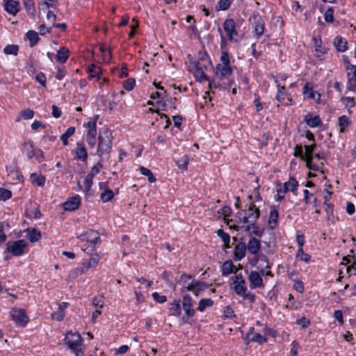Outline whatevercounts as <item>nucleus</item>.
Segmentation results:
<instances>
[{
  "label": "nucleus",
  "mask_w": 356,
  "mask_h": 356,
  "mask_svg": "<svg viewBox=\"0 0 356 356\" xmlns=\"http://www.w3.org/2000/svg\"><path fill=\"white\" fill-rule=\"evenodd\" d=\"M260 216V210L254 203H251L246 209H243L237 212L236 217L241 222L250 224L257 222Z\"/></svg>",
  "instance_id": "1"
},
{
  "label": "nucleus",
  "mask_w": 356,
  "mask_h": 356,
  "mask_svg": "<svg viewBox=\"0 0 356 356\" xmlns=\"http://www.w3.org/2000/svg\"><path fill=\"white\" fill-rule=\"evenodd\" d=\"M77 238L81 241L86 242L83 250L87 252L94 251L96 248V245L101 242L100 234L98 232L93 229L86 231L77 236Z\"/></svg>",
  "instance_id": "2"
},
{
  "label": "nucleus",
  "mask_w": 356,
  "mask_h": 356,
  "mask_svg": "<svg viewBox=\"0 0 356 356\" xmlns=\"http://www.w3.org/2000/svg\"><path fill=\"white\" fill-rule=\"evenodd\" d=\"M98 147L97 154L102 159H108L110 152L112 149V139L111 134L105 131L102 135L98 136Z\"/></svg>",
  "instance_id": "3"
},
{
  "label": "nucleus",
  "mask_w": 356,
  "mask_h": 356,
  "mask_svg": "<svg viewBox=\"0 0 356 356\" xmlns=\"http://www.w3.org/2000/svg\"><path fill=\"white\" fill-rule=\"evenodd\" d=\"M184 309V315L179 320L180 325L186 323L191 324L190 318H193L195 314V310L193 308V302L192 298L189 295H184L181 302Z\"/></svg>",
  "instance_id": "4"
},
{
  "label": "nucleus",
  "mask_w": 356,
  "mask_h": 356,
  "mask_svg": "<svg viewBox=\"0 0 356 356\" xmlns=\"http://www.w3.org/2000/svg\"><path fill=\"white\" fill-rule=\"evenodd\" d=\"M316 147V143H313L310 145H305L304 148L305 150L304 161L306 162V167L314 171H321L323 173V168L324 167V163L323 161H320L319 163L316 164L313 162L314 159V151Z\"/></svg>",
  "instance_id": "5"
},
{
  "label": "nucleus",
  "mask_w": 356,
  "mask_h": 356,
  "mask_svg": "<svg viewBox=\"0 0 356 356\" xmlns=\"http://www.w3.org/2000/svg\"><path fill=\"white\" fill-rule=\"evenodd\" d=\"M65 342L72 350V351L76 354V356L83 355V353L80 351V346L82 343V338L79 332H67L65 338Z\"/></svg>",
  "instance_id": "6"
},
{
  "label": "nucleus",
  "mask_w": 356,
  "mask_h": 356,
  "mask_svg": "<svg viewBox=\"0 0 356 356\" xmlns=\"http://www.w3.org/2000/svg\"><path fill=\"white\" fill-rule=\"evenodd\" d=\"M28 244L23 239L13 241H9L6 243V250L15 257L23 255L26 252Z\"/></svg>",
  "instance_id": "7"
},
{
  "label": "nucleus",
  "mask_w": 356,
  "mask_h": 356,
  "mask_svg": "<svg viewBox=\"0 0 356 356\" xmlns=\"http://www.w3.org/2000/svg\"><path fill=\"white\" fill-rule=\"evenodd\" d=\"M232 73L233 70L231 65L218 64L216 66L215 75L216 77L220 80L227 79L229 86H231L234 82L233 81L229 80V77L232 76Z\"/></svg>",
  "instance_id": "8"
},
{
  "label": "nucleus",
  "mask_w": 356,
  "mask_h": 356,
  "mask_svg": "<svg viewBox=\"0 0 356 356\" xmlns=\"http://www.w3.org/2000/svg\"><path fill=\"white\" fill-rule=\"evenodd\" d=\"M12 320L17 325L24 327L29 321V318L24 309L13 308L10 310Z\"/></svg>",
  "instance_id": "9"
},
{
  "label": "nucleus",
  "mask_w": 356,
  "mask_h": 356,
  "mask_svg": "<svg viewBox=\"0 0 356 356\" xmlns=\"http://www.w3.org/2000/svg\"><path fill=\"white\" fill-rule=\"evenodd\" d=\"M275 82L277 83V88L278 90L276 95V99L284 106H291L294 104V102L291 94L285 92V87L278 83L277 81Z\"/></svg>",
  "instance_id": "10"
},
{
  "label": "nucleus",
  "mask_w": 356,
  "mask_h": 356,
  "mask_svg": "<svg viewBox=\"0 0 356 356\" xmlns=\"http://www.w3.org/2000/svg\"><path fill=\"white\" fill-rule=\"evenodd\" d=\"M222 27L225 31L228 40L232 42L234 40V36L238 35L236 31V24L233 19H227L222 24Z\"/></svg>",
  "instance_id": "11"
},
{
  "label": "nucleus",
  "mask_w": 356,
  "mask_h": 356,
  "mask_svg": "<svg viewBox=\"0 0 356 356\" xmlns=\"http://www.w3.org/2000/svg\"><path fill=\"white\" fill-rule=\"evenodd\" d=\"M248 280L250 282V287L252 289L261 288L264 286L261 275L257 271H251Z\"/></svg>",
  "instance_id": "12"
},
{
  "label": "nucleus",
  "mask_w": 356,
  "mask_h": 356,
  "mask_svg": "<svg viewBox=\"0 0 356 356\" xmlns=\"http://www.w3.org/2000/svg\"><path fill=\"white\" fill-rule=\"evenodd\" d=\"M302 93L307 98L315 99L317 103H320L321 95L313 90V86L310 83L307 82L305 83L303 87Z\"/></svg>",
  "instance_id": "13"
},
{
  "label": "nucleus",
  "mask_w": 356,
  "mask_h": 356,
  "mask_svg": "<svg viewBox=\"0 0 356 356\" xmlns=\"http://www.w3.org/2000/svg\"><path fill=\"white\" fill-rule=\"evenodd\" d=\"M81 204V198L79 195L70 197L63 204L65 211H72L76 210Z\"/></svg>",
  "instance_id": "14"
},
{
  "label": "nucleus",
  "mask_w": 356,
  "mask_h": 356,
  "mask_svg": "<svg viewBox=\"0 0 356 356\" xmlns=\"http://www.w3.org/2000/svg\"><path fill=\"white\" fill-rule=\"evenodd\" d=\"M254 327H250V331L246 334V338L248 339L245 344L248 345L250 341L257 342L259 344H263L266 342L267 339L265 337L259 333L253 334Z\"/></svg>",
  "instance_id": "15"
},
{
  "label": "nucleus",
  "mask_w": 356,
  "mask_h": 356,
  "mask_svg": "<svg viewBox=\"0 0 356 356\" xmlns=\"http://www.w3.org/2000/svg\"><path fill=\"white\" fill-rule=\"evenodd\" d=\"M19 3L15 0H7L4 3V9L9 14L15 16L19 11Z\"/></svg>",
  "instance_id": "16"
},
{
  "label": "nucleus",
  "mask_w": 356,
  "mask_h": 356,
  "mask_svg": "<svg viewBox=\"0 0 356 356\" xmlns=\"http://www.w3.org/2000/svg\"><path fill=\"white\" fill-rule=\"evenodd\" d=\"M246 247L250 254H257L261 248V241L255 237H250Z\"/></svg>",
  "instance_id": "17"
},
{
  "label": "nucleus",
  "mask_w": 356,
  "mask_h": 356,
  "mask_svg": "<svg viewBox=\"0 0 356 356\" xmlns=\"http://www.w3.org/2000/svg\"><path fill=\"white\" fill-rule=\"evenodd\" d=\"M246 244L243 242L238 243L234 248V259L235 261L241 260L246 253Z\"/></svg>",
  "instance_id": "18"
},
{
  "label": "nucleus",
  "mask_w": 356,
  "mask_h": 356,
  "mask_svg": "<svg viewBox=\"0 0 356 356\" xmlns=\"http://www.w3.org/2000/svg\"><path fill=\"white\" fill-rule=\"evenodd\" d=\"M265 30V23L261 16L254 17V32L257 38H259L264 33Z\"/></svg>",
  "instance_id": "19"
},
{
  "label": "nucleus",
  "mask_w": 356,
  "mask_h": 356,
  "mask_svg": "<svg viewBox=\"0 0 356 356\" xmlns=\"http://www.w3.org/2000/svg\"><path fill=\"white\" fill-rule=\"evenodd\" d=\"M237 271V267L230 259L225 261L222 265L221 272L222 276H227L229 274L236 273Z\"/></svg>",
  "instance_id": "20"
},
{
  "label": "nucleus",
  "mask_w": 356,
  "mask_h": 356,
  "mask_svg": "<svg viewBox=\"0 0 356 356\" xmlns=\"http://www.w3.org/2000/svg\"><path fill=\"white\" fill-rule=\"evenodd\" d=\"M333 45L337 51L344 52L348 49V41L346 38L337 35L334 38Z\"/></svg>",
  "instance_id": "21"
},
{
  "label": "nucleus",
  "mask_w": 356,
  "mask_h": 356,
  "mask_svg": "<svg viewBox=\"0 0 356 356\" xmlns=\"http://www.w3.org/2000/svg\"><path fill=\"white\" fill-rule=\"evenodd\" d=\"M195 67L194 76L197 79L200 81L202 80L209 81L204 71V69H207L206 64H200L199 62L198 63H195Z\"/></svg>",
  "instance_id": "22"
},
{
  "label": "nucleus",
  "mask_w": 356,
  "mask_h": 356,
  "mask_svg": "<svg viewBox=\"0 0 356 356\" xmlns=\"http://www.w3.org/2000/svg\"><path fill=\"white\" fill-rule=\"evenodd\" d=\"M75 158L82 161H86L88 159V153L82 142L76 143L75 149Z\"/></svg>",
  "instance_id": "23"
},
{
  "label": "nucleus",
  "mask_w": 356,
  "mask_h": 356,
  "mask_svg": "<svg viewBox=\"0 0 356 356\" xmlns=\"http://www.w3.org/2000/svg\"><path fill=\"white\" fill-rule=\"evenodd\" d=\"M181 313V300L179 299L175 300L170 304L168 308V315L173 316H180Z\"/></svg>",
  "instance_id": "24"
},
{
  "label": "nucleus",
  "mask_w": 356,
  "mask_h": 356,
  "mask_svg": "<svg viewBox=\"0 0 356 356\" xmlns=\"http://www.w3.org/2000/svg\"><path fill=\"white\" fill-rule=\"evenodd\" d=\"M99 118V115H95L93 118H90L87 122L83 124V127L88 129L87 134H97V122Z\"/></svg>",
  "instance_id": "25"
},
{
  "label": "nucleus",
  "mask_w": 356,
  "mask_h": 356,
  "mask_svg": "<svg viewBox=\"0 0 356 356\" xmlns=\"http://www.w3.org/2000/svg\"><path fill=\"white\" fill-rule=\"evenodd\" d=\"M68 304L63 302L58 304V309L54 312L52 314V318L58 321H61L65 316V309L67 307Z\"/></svg>",
  "instance_id": "26"
},
{
  "label": "nucleus",
  "mask_w": 356,
  "mask_h": 356,
  "mask_svg": "<svg viewBox=\"0 0 356 356\" xmlns=\"http://www.w3.org/2000/svg\"><path fill=\"white\" fill-rule=\"evenodd\" d=\"M304 121L312 128L318 127L322 124L321 120L318 115L312 116L311 114L306 115L304 117Z\"/></svg>",
  "instance_id": "27"
},
{
  "label": "nucleus",
  "mask_w": 356,
  "mask_h": 356,
  "mask_svg": "<svg viewBox=\"0 0 356 356\" xmlns=\"http://www.w3.org/2000/svg\"><path fill=\"white\" fill-rule=\"evenodd\" d=\"M279 217L278 210L275 207H273L270 211L268 218V225L271 229H275L277 226Z\"/></svg>",
  "instance_id": "28"
},
{
  "label": "nucleus",
  "mask_w": 356,
  "mask_h": 356,
  "mask_svg": "<svg viewBox=\"0 0 356 356\" xmlns=\"http://www.w3.org/2000/svg\"><path fill=\"white\" fill-rule=\"evenodd\" d=\"M337 124L339 127V133L342 134L351 124V121L348 116L343 115L339 117Z\"/></svg>",
  "instance_id": "29"
},
{
  "label": "nucleus",
  "mask_w": 356,
  "mask_h": 356,
  "mask_svg": "<svg viewBox=\"0 0 356 356\" xmlns=\"http://www.w3.org/2000/svg\"><path fill=\"white\" fill-rule=\"evenodd\" d=\"M245 231L249 232V235L252 236V234L261 237L263 235V231H261L257 225V222L250 223L245 226Z\"/></svg>",
  "instance_id": "30"
},
{
  "label": "nucleus",
  "mask_w": 356,
  "mask_h": 356,
  "mask_svg": "<svg viewBox=\"0 0 356 356\" xmlns=\"http://www.w3.org/2000/svg\"><path fill=\"white\" fill-rule=\"evenodd\" d=\"M28 239L31 243H35L41 238L40 232L35 228H28L26 229Z\"/></svg>",
  "instance_id": "31"
},
{
  "label": "nucleus",
  "mask_w": 356,
  "mask_h": 356,
  "mask_svg": "<svg viewBox=\"0 0 356 356\" xmlns=\"http://www.w3.org/2000/svg\"><path fill=\"white\" fill-rule=\"evenodd\" d=\"M69 58V51L65 47H61L57 52L56 59L58 62L65 63Z\"/></svg>",
  "instance_id": "32"
},
{
  "label": "nucleus",
  "mask_w": 356,
  "mask_h": 356,
  "mask_svg": "<svg viewBox=\"0 0 356 356\" xmlns=\"http://www.w3.org/2000/svg\"><path fill=\"white\" fill-rule=\"evenodd\" d=\"M26 36L29 41V46L31 47H33L35 45H36V44L38 43V42L40 40L38 33L35 31H32V30L29 31L26 33Z\"/></svg>",
  "instance_id": "33"
},
{
  "label": "nucleus",
  "mask_w": 356,
  "mask_h": 356,
  "mask_svg": "<svg viewBox=\"0 0 356 356\" xmlns=\"http://www.w3.org/2000/svg\"><path fill=\"white\" fill-rule=\"evenodd\" d=\"M88 73L89 74V79L97 77V79L100 78L101 69L99 67L95 65V64H91L88 67Z\"/></svg>",
  "instance_id": "34"
},
{
  "label": "nucleus",
  "mask_w": 356,
  "mask_h": 356,
  "mask_svg": "<svg viewBox=\"0 0 356 356\" xmlns=\"http://www.w3.org/2000/svg\"><path fill=\"white\" fill-rule=\"evenodd\" d=\"M304 193V202L306 204L313 203L314 207H316V197L314 196V194L310 193L307 189L303 191Z\"/></svg>",
  "instance_id": "35"
},
{
  "label": "nucleus",
  "mask_w": 356,
  "mask_h": 356,
  "mask_svg": "<svg viewBox=\"0 0 356 356\" xmlns=\"http://www.w3.org/2000/svg\"><path fill=\"white\" fill-rule=\"evenodd\" d=\"M22 152L29 159H32L35 155L33 146L31 143H24L23 144Z\"/></svg>",
  "instance_id": "36"
},
{
  "label": "nucleus",
  "mask_w": 356,
  "mask_h": 356,
  "mask_svg": "<svg viewBox=\"0 0 356 356\" xmlns=\"http://www.w3.org/2000/svg\"><path fill=\"white\" fill-rule=\"evenodd\" d=\"M213 305V301L211 298H202L199 301L197 310L202 312L207 307H211Z\"/></svg>",
  "instance_id": "37"
},
{
  "label": "nucleus",
  "mask_w": 356,
  "mask_h": 356,
  "mask_svg": "<svg viewBox=\"0 0 356 356\" xmlns=\"http://www.w3.org/2000/svg\"><path fill=\"white\" fill-rule=\"evenodd\" d=\"M75 132V127H70L64 134H63L60 136V140L63 142V145H68V140L67 139L74 135Z\"/></svg>",
  "instance_id": "38"
},
{
  "label": "nucleus",
  "mask_w": 356,
  "mask_h": 356,
  "mask_svg": "<svg viewBox=\"0 0 356 356\" xmlns=\"http://www.w3.org/2000/svg\"><path fill=\"white\" fill-rule=\"evenodd\" d=\"M139 170L143 175L147 177L149 182L154 183L156 181V179L149 169L140 166Z\"/></svg>",
  "instance_id": "39"
},
{
  "label": "nucleus",
  "mask_w": 356,
  "mask_h": 356,
  "mask_svg": "<svg viewBox=\"0 0 356 356\" xmlns=\"http://www.w3.org/2000/svg\"><path fill=\"white\" fill-rule=\"evenodd\" d=\"M31 178L32 183L38 186H43L45 184L46 179L43 175H38L35 173H33L31 175Z\"/></svg>",
  "instance_id": "40"
},
{
  "label": "nucleus",
  "mask_w": 356,
  "mask_h": 356,
  "mask_svg": "<svg viewBox=\"0 0 356 356\" xmlns=\"http://www.w3.org/2000/svg\"><path fill=\"white\" fill-rule=\"evenodd\" d=\"M19 51V46L17 44H8L3 49V52L7 55L17 56Z\"/></svg>",
  "instance_id": "41"
},
{
  "label": "nucleus",
  "mask_w": 356,
  "mask_h": 356,
  "mask_svg": "<svg viewBox=\"0 0 356 356\" xmlns=\"http://www.w3.org/2000/svg\"><path fill=\"white\" fill-rule=\"evenodd\" d=\"M217 235L222 239L227 248H229L230 242V236L229 234L224 232L222 229H219L216 232Z\"/></svg>",
  "instance_id": "42"
},
{
  "label": "nucleus",
  "mask_w": 356,
  "mask_h": 356,
  "mask_svg": "<svg viewBox=\"0 0 356 356\" xmlns=\"http://www.w3.org/2000/svg\"><path fill=\"white\" fill-rule=\"evenodd\" d=\"M113 197V191L108 188H106L104 191L101 194V199L104 202L111 201Z\"/></svg>",
  "instance_id": "43"
},
{
  "label": "nucleus",
  "mask_w": 356,
  "mask_h": 356,
  "mask_svg": "<svg viewBox=\"0 0 356 356\" xmlns=\"http://www.w3.org/2000/svg\"><path fill=\"white\" fill-rule=\"evenodd\" d=\"M286 186L289 188L290 191L296 194L297 191V188L298 186V181L293 177H291L288 181L286 182Z\"/></svg>",
  "instance_id": "44"
},
{
  "label": "nucleus",
  "mask_w": 356,
  "mask_h": 356,
  "mask_svg": "<svg viewBox=\"0 0 356 356\" xmlns=\"http://www.w3.org/2000/svg\"><path fill=\"white\" fill-rule=\"evenodd\" d=\"M92 305L97 309L103 308L104 306V297L102 296H98L93 298Z\"/></svg>",
  "instance_id": "45"
},
{
  "label": "nucleus",
  "mask_w": 356,
  "mask_h": 356,
  "mask_svg": "<svg viewBox=\"0 0 356 356\" xmlns=\"http://www.w3.org/2000/svg\"><path fill=\"white\" fill-rule=\"evenodd\" d=\"M231 6L230 0H220L216 6L217 10H227Z\"/></svg>",
  "instance_id": "46"
},
{
  "label": "nucleus",
  "mask_w": 356,
  "mask_h": 356,
  "mask_svg": "<svg viewBox=\"0 0 356 356\" xmlns=\"http://www.w3.org/2000/svg\"><path fill=\"white\" fill-rule=\"evenodd\" d=\"M333 15H334L333 8L332 7L328 8L324 14L325 21L327 23H333L334 21Z\"/></svg>",
  "instance_id": "47"
},
{
  "label": "nucleus",
  "mask_w": 356,
  "mask_h": 356,
  "mask_svg": "<svg viewBox=\"0 0 356 356\" xmlns=\"http://www.w3.org/2000/svg\"><path fill=\"white\" fill-rule=\"evenodd\" d=\"M296 257L299 258L301 261L308 262L310 261L311 257L308 254H306L303 248H298L297 253H296Z\"/></svg>",
  "instance_id": "48"
},
{
  "label": "nucleus",
  "mask_w": 356,
  "mask_h": 356,
  "mask_svg": "<svg viewBox=\"0 0 356 356\" xmlns=\"http://www.w3.org/2000/svg\"><path fill=\"white\" fill-rule=\"evenodd\" d=\"M12 197V192L6 188H0V201H6Z\"/></svg>",
  "instance_id": "49"
},
{
  "label": "nucleus",
  "mask_w": 356,
  "mask_h": 356,
  "mask_svg": "<svg viewBox=\"0 0 356 356\" xmlns=\"http://www.w3.org/2000/svg\"><path fill=\"white\" fill-rule=\"evenodd\" d=\"M341 101L343 103L346 108H351L355 106V99L353 97H341Z\"/></svg>",
  "instance_id": "50"
},
{
  "label": "nucleus",
  "mask_w": 356,
  "mask_h": 356,
  "mask_svg": "<svg viewBox=\"0 0 356 356\" xmlns=\"http://www.w3.org/2000/svg\"><path fill=\"white\" fill-rule=\"evenodd\" d=\"M100 257L97 254H93L90 256V259L86 261L89 267L94 268L99 263Z\"/></svg>",
  "instance_id": "51"
},
{
  "label": "nucleus",
  "mask_w": 356,
  "mask_h": 356,
  "mask_svg": "<svg viewBox=\"0 0 356 356\" xmlns=\"http://www.w3.org/2000/svg\"><path fill=\"white\" fill-rule=\"evenodd\" d=\"M23 3L24 4L26 11L31 15H34L35 10L33 1V0H23Z\"/></svg>",
  "instance_id": "52"
},
{
  "label": "nucleus",
  "mask_w": 356,
  "mask_h": 356,
  "mask_svg": "<svg viewBox=\"0 0 356 356\" xmlns=\"http://www.w3.org/2000/svg\"><path fill=\"white\" fill-rule=\"evenodd\" d=\"M194 286L195 289V294L197 296L200 291H204L207 287V285L203 282L194 280Z\"/></svg>",
  "instance_id": "53"
},
{
  "label": "nucleus",
  "mask_w": 356,
  "mask_h": 356,
  "mask_svg": "<svg viewBox=\"0 0 356 356\" xmlns=\"http://www.w3.org/2000/svg\"><path fill=\"white\" fill-rule=\"evenodd\" d=\"M136 84V81L133 78H129L123 82V86L127 91H131L134 89Z\"/></svg>",
  "instance_id": "54"
},
{
  "label": "nucleus",
  "mask_w": 356,
  "mask_h": 356,
  "mask_svg": "<svg viewBox=\"0 0 356 356\" xmlns=\"http://www.w3.org/2000/svg\"><path fill=\"white\" fill-rule=\"evenodd\" d=\"M97 134H86V141L90 148L95 147L96 145Z\"/></svg>",
  "instance_id": "55"
},
{
  "label": "nucleus",
  "mask_w": 356,
  "mask_h": 356,
  "mask_svg": "<svg viewBox=\"0 0 356 356\" xmlns=\"http://www.w3.org/2000/svg\"><path fill=\"white\" fill-rule=\"evenodd\" d=\"M188 156L184 155V157L177 161V166L180 169L186 170L188 164Z\"/></svg>",
  "instance_id": "56"
},
{
  "label": "nucleus",
  "mask_w": 356,
  "mask_h": 356,
  "mask_svg": "<svg viewBox=\"0 0 356 356\" xmlns=\"http://www.w3.org/2000/svg\"><path fill=\"white\" fill-rule=\"evenodd\" d=\"M234 291L238 296H243L247 291V287L245 286V284H239L234 285Z\"/></svg>",
  "instance_id": "57"
},
{
  "label": "nucleus",
  "mask_w": 356,
  "mask_h": 356,
  "mask_svg": "<svg viewBox=\"0 0 356 356\" xmlns=\"http://www.w3.org/2000/svg\"><path fill=\"white\" fill-rule=\"evenodd\" d=\"M93 178H94V176H92V175H90L89 173L86 177L83 184H84L85 188L87 191H90L92 187V185L93 184V181H92Z\"/></svg>",
  "instance_id": "58"
},
{
  "label": "nucleus",
  "mask_w": 356,
  "mask_h": 356,
  "mask_svg": "<svg viewBox=\"0 0 356 356\" xmlns=\"http://www.w3.org/2000/svg\"><path fill=\"white\" fill-rule=\"evenodd\" d=\"M221 65H230L229 56L227 51H222L220 56Z\"/></svg>",
  "instance_id": "59"
},
{
  "label": "nucleus",
  "mask_w": 356,
  "mask_h": 356,
  "mask_svg": "<svg viewBox=\"0 0 356 356\" xmlns=\"http://www.w3.org/2000/svg\"><path fill=\"white\" fill-rule=\"evenodd\" d=\"M208 57L206 51H200L198 60L195 63H198L200 62V64H210V61L207 59Z\"/></svg>",
  "instance_id": "60"
},
{
  "label": "nucleus",
  "mask_w": 356,
  "mask_h": 356,
  "mask_svg": "<svg viewBox=\"0 0 356 356\" xmlns=\"http://www.w3.org/2000/svg\"><path fill=\"white\" fill-rule=\"evenodd\" d=\"M21 116L24 120L32 119L34 116V111L31 109H25L21 111Z\"/></svg>",
  "instance_id": "61"
},
{
  "label": "nucleus",
  "mask_w": 356,
  "mask_h": 356,
  "mask_svg": "<svg viewBox=\"0 0 356 356\" xmlns=\"http://www.w3.org/2000/svg\"><path fill=\"white\" fill-rule=\"evenodd\" d=\"M294 156L300 157L302 160H304L305 154L302 152V145H296L294 148Z\"/></svg>",
  "instance_id": "62"
},
{
  "label": "nucleus",
  "mask_w": 356,
  "mask_h": 356,
  "mask_svg": "<svg viewBox=\"0 0 356 356\" xmlns=\"http://www.w3.org/2000/svg\"><path fill=\"white\" fill-rule=\"evenodd\" d=\"M152 296L153 299L159 303H164L167 301V298L165 296H161L157 292L153 293Z\"/></svg>",
  "instance_id": "63"
},
{
  "label": "nucleus",
  "mask_w": 356,
  "mask_h": 356,
  "mask_svg": "<svg viewBox=\"0 0 356 356\" xmlns=\"http://www.w3.org/2000/svg\"><path fill=\"white\" fill-rule=\"evenodd\" d=\"M300 348L299 343L296 341H293L291 344L290 356H296L298 355V350Z\"/></svg>",
  "instance_id": "64"
}]
</instances>
